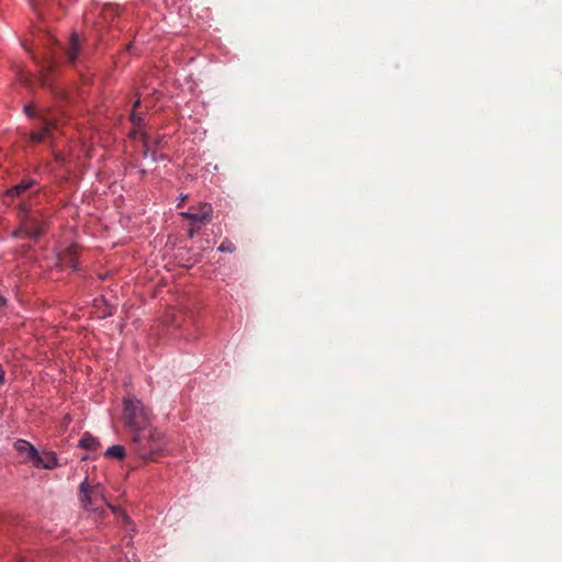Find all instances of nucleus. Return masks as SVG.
Instances as JSON below:
<instances>
[{
  "label": "nucleus",
  "mask_w": 562,
  "mask_h": 562,
  "mask_svg": "<svg viewBox=\"0 0 562 562\" xmlns=\"http://www.w3.org/2000/svg\"><path fill=\"white\" fill-rule=\"evenodd\" d=\"M79 498L82 507L88 512H99L102 505H106L112 509L115 516L122 517L123 520L127 521L128 518L125 513L105 501L104 488L100 483L90 484L88 479H85L79 486Z\"/></svg>",
  "instance_id": "obj_1"
},
{
  "label": "nucleus",
  "mask_w": 562,
  "mask_h": 562,
  "mask_svg": "<svg viewBox=\"0 0 562 562\" xmlns=\"http://www.w3.org/2000/svg\"><path fill=\"white\" fill-rule=\"evenodd\" d=\"M133 441L136 445L137 453L143 459L154 457L166 447L165 435L157 429H148V427L133 434Z\"/></svg>",
  "instance_id": "obj_2"
},
{
  "label": "nucleus",
  "mask_w": 562,
  "mask_h": 562,
  "mask_svg": "<svg viewBox=\"0 0 562 562\" xmlns=\"http://www.w3.org/2000/svg\"><path fill=\"white\" fill-rule=\"evenodd\" d=\"M123 418L133 434L145 430L150 416L143 403L136 397H125L123 401Z\"/></svg>",
  "instance_id": "obj_3"
},
{
  "label": "nucleus",
  "mask_w": 562,
  "mask_h": 562,
  "mask_svg": "<svg viewBox=\"0 0 562 562\" xmlns=\"http://www.w3.org/2000/svg\"><path fill=\"white\" fill-rule=\"evenodd\" d=\"M43 233V224L35 215L25 214L21 220L20 227L13 231L12 236L18 237L24 234L29 238H37Z\"/></svg>",
  "instance_id": "obj_4"
},
{
  "label": "nucleus",
  "mask_w": 562,
  "mask_h": 562,
  "mask_svg": "<svg viewBox=\"0 0 562 562\" xmlns=\"http://www.w3.org/2000/svg\"><path fill=\"white\" fill-rule=\"evenodd\" d=\"M212 212L213 209L211 204L201 203L190 211L181 212L180 215L192 223H203L211 220Z\"/></svg>",
  "instance_id": "obj_5"
},
{
  "label": "nucleus",
  "mask_w": 562,
  "mask_h": 562,
  "mask_svg": "<svg viewBox=\"0 0 562 562\" xmlns=\"http://www.w3.org/2000/svg\"><path fill=\"white\" fill-rule=\"evenodd\" d=\"M57 266L60 268L71 267L77 269L76 250L71 247H59L56 254Z\"/></svg>",
  "instance_id": "obj_6"
},
{
  "label": "nucleus",
  "mask_w": 562,
  "mask_h": 562,
  "mask_svg": "<svg viewBox=\"0 0 562 562\" xmlns=\"http://www.w3.org/2000/svg\"><path fill=\"white\" fill-rule=\"evenodd\" d=\"M57 266L60 268L71 267L77 269L76 250L71 247H59L56 254Z\"/></svg>",
  "instance_id": "obj_7"
},
{
  "label": "nucleus",
  "mask_w": 562,
  "mask_h": 562,
  "mask_svg": "<svg viewBox=\"0 0 562 562\" xmlns=\"http://www.w3.org/2000/svg\"><path fill=\"white\" fill-rule=\"evenodd\" d=\"M35 186L34 180H22L19 184L9 189L3 198L4 203H10L14 196H20L24 194L27 190L32 189Z\"/></svg>",
  "instance_id": "obj_8"
},
{
  "label": "nucleus",
  "mask_w": 562,
  "mask_h": 562,
  "mask_svg": "<svg viewBox=\"0 0 562 562\" xmlns=\"http://www.w3.org/2000/svg\"><path fill=\"white\" fill-rule=\"evenodd\" d=\"M32 462L34 467L44 469H53L57 465L56 457L52 452H45L43 454L37 452V458H34Z\"/></svg>",
  "instance_id": "obj_9"
},
{
  "label": "nucleus",
  "mask_w": 562,
  "mask_h": 562,
  "mask_svg": "<svg viewBox=\"0 0 562 562\" xmlns=\"http://www.w3.org/2000/svg\"><path fill=\"white\" fill-rule=\"evenodd\" d=\"M15 450L22 454L25 456L26 460L33 461L34 458H37V450L32 446L30 442L25 440H18L14 443Z\"/></svg>",
  "instance_id": "obj_10"
},
{
  "label": "nucleus",
  "mask_w": 562,
  "mask_h": 562,
  "mask_svg": "<svg viewBox=\"0 0 562 562\" xmlns=\"http://www.w3.org/2000/svg\"><path fill=\"white\" fill-rule=\"evenodd\" d=\"M80 48V41L76 33L71 34L69 45L66 49L68 61L74 64L77 60L78 52Z\"/></svg>",
  "instance_id": "obj_11"
},
{
  "label": "nucleus",
  "mask_w": 562,
  "mask_h": 562,
  "mask_svg": "<svg viewBox=\"0 0 562 562\" xmlns=\"http://www.w3.org/2000/svg\"><path fill=\"white\" fill-rule=\"evenodd\" d=\"M79 447L88 450H95L99 447V441L90 434H85L79 440Z\"/></svg>",
  "instance_id": "obj_12"
},
{
  "label": "nucleus",
  "mask_w": 562,
  "mask_h": 562,
  "mask_svg": "<svg viewBox=\"0 0 562 562\" xmlns=\"http://www.w3.org/2000/svg\"><path fill=\"white\" fill-rule=\"evenodd\" d=\"M53 127V123H45V125L42 127L38 132H33L31 134V139L33 142H42L46 138L47 134L49 133L50 128Z\"/></svg>",
  "instance_id": "obj_13"
},
{
  "label": "nucleus",
  "mask_w": 562,
  "mask_h": 562,
  "mask_svg": "<svg viewBox=\"0 0 562 562\" xmlns=\"http://www.w3.org/2000/svg\"><path fill=\"white\" fill-rule=\"evenodd\" d=\"M104 456L113 459H122L125 456V449L123 446L114 445L106 449Z\"/></svg>",
  "instance_id": "obj_14"
},
{
  "label": "nucleus",
  "mask_w": 562,
  "mask_h": 562,
  "mask_svg": "<svg viewBox=\"0 0 562 562\" xmlns=\"http://www.w3.org/2000/svg\"><path fill=\"white\" fill-rule=\"evenodd\" d=\"M221 252H233L235 250V246L232 241H223L218 247Z\"/></svg>",
  "instance_id": "obj_15"
},
{
  "label": "nucleus",
  "mask_w": 562,
  "mask_h": 562,
  "mask_svg": "<svg viewBox=\"0 0 562 562\" xmlns=\"http://www.w3.org/2000/svg\"><path fill=\"white\" fill-rule=\"evenodd\" d=\"M131 120L133 121V123H134L135 125H138V124L142 122V117H140V116H138V114H137L135 111H134V112H132V114H131Z\"/></svg>",
  "instance_id": "obj_16"
},
{
  "label": "nucleus",
  "mask_w": 562,
  "mask_h": 562,
  "mask_svg": "<svg viewBox=\"0 0 562 562\" xmlns=\"http://www.w3.org/2000/svg\"><path fill=\"white\" fill-rule=\"evenodd\" d=\"M144 146H145V149H144V158L147 159L148 156H149V149H148V140L147 138H144Z\"/></svg>",
  "instance_id": "obj_17"
},
{
  "label": "nucleus",
  "mask_w": 562,
  "mask_h": 562,
  "mask_svg": "<svg viewBox=\"0 0 562 562\" xmlns=\"http://www.w3.org/2000/svg\"><path fill=\"white\" fill-rule=\"evenodd\" d=\"M24 111H25V113H26L29 116H32V115H33V114H32V106H31V105H26V106L24 108Z\"/></svg>",
  "instance_id": "obj_18"
},
{
  "label": "nucleus",
  "mask_w": 562,
  "mask_h": 562,
  "mask_svg": "<svg viewBox=\"0 0 562 562\" xmlns=\"http://www.w3.org/2000/svg\"><path fill=\"white\" fill-rule=\"evenodd\" d=\"M20 212L21 213H26V206L24 204H21Z\"/></svg>",
  "instance_id": "obj_19"
},
{
  "label": "nucleus",
  "mask_w": 562,
  "mask_h": 562,
  "mask_svg": "<svg viewBox=\"0 0 562 562\" xmlns=\"http://www.w3.org/2000/svg\"><path fill=\"white\" fill-rule=\"evenodd\" d=\"M194 233H195V228H193V227H192V228H190V231H189V237H192V236L194 235Z\"/></svg>",
  "instance_id": "obj_20"
},
{
  "label": "nucleus",
  "mask_w": 562,
  "mask_h": 562,
  "mask_svg": "<svg viewBox=\"0 0 562 562\" xmlns=\"http://www.w3.org/2000/svg\"><path fill=\"white\" fill-rule=\"evenodd\" d=\"M186 199H187V196H186V195H181V198H180V203L184 202V200H186Z\"/></svg>",
  "instance_id": "obj_21"
},
{
  "label": "nucleus",
  "mask_w": 562,
  "mask_h": 562,
  "mask_svg": "<svg viewBox=\"0 0 562 562\" xmlns=\"http://www.w3.org/2000/svg\"><path fill=\"white\" fill-rule=\"evenodd\" d=\"M139 103H140V100H137V101L135 102V104H134V108L138 106V105H139Z\"/></svg>",
  "instance_id": "obj_22"
},
{
  "label": "nucleus",
  "mask_w": 562,
  "mask_h": 562,
  "mask_svg": "<svg viewBox=\"0 0 562 562\" xmlns=\"http://www.w3.org/2000/svg\"><path fill=\"white\" fill-rule=\"evenodd\" d=\"M150 159H151L153 161H155V160H156V157L154 156V154H151V155H150Z\"/></svg>",
  "instance_id": "obj_23"
},
{
  "label": "nucleus",
  "mask_w": 562,
  "mask_h": 562,
  "mask_svg": "<svg viewBox=\"0 0 562 562\" xmlns=\"http://www.w3.org/2000/svg\"><path fill=\"white\" fill-rule=\"evenodd\" d=\"M3 301H4L3 297L0 296V302H3Z\"/></svg>",
  "instance_id": "obj_24"
}]
</instances>
